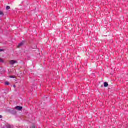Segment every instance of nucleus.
I'll return each mask as SVG.
<instances>
[{
	"instance_id": "obj_9",
	"label": "nucleus",
	"mask_w": 128,
	"mask_h": 128,
	"mask_svg": "<svg viewBox=\"0 0 128 128\" xmlns=\"http://www.w3.org/2000/svg\"><path fill=\"white\" fill-rule=\"evenodd\" d=\"M0 62H4V60H2V59L0 58Z\"/></svg>"
},
{
	"instance_id": "obj_2",
	"label": "nucleus",
	"mask_w": 128,
	"mask_h": 128,
	"mask_svg": "<svg viewBox=\"0 0 128 128\" xmlns=\"http://www.w3.org/2000/svg\"><path fill=\"white\" fill-rule=\"evenodd\" d=\"M24 44V42H21L20 44H18V48H21V46H22Z\"/></svg>"
},
{
	"instance_id": "obj_13",
	"label": "nucleus",
	"mask_w": 128,
	"mask_h": 128,
	"mask_svg": "<svg viewBox=\"0 0 128 128\" xmlns=\"http://www.w3.org/2000/svg\"><path fill=\"white\" fill-rule=\"evenodd\" d=\"M0 52H4V50H0Z\"/></svg>"
},
{
	"instance_id": "obj_11",
	"label": "nucleus",
	"mask_w": 128,
	"mask_h": 128,
	"mask_svg": "<svg viewBox=\"0 0 128 128\" xmlns=\"http://www.w3.org/2000/svg\"><path fill=\"white\" fill-rule=\"evenodd\" d=\"M31 128H36V126H31Z\"/></svg>"
},
{
	"instance_id": "obj_8",
	"label": "nucleus",
	"mask_w": 128,
	"mask_h": 128,
	"mask_svg": "<svg viewBox=\"0 0 128 128\" xmlns=\"http://www.w3.org/2000/svg\"><path fill=\"white\" fill-rule=\"evenodd\" d=\"M5 84H6V86H9V85H10V83H9L8 82H6L5 83Z\"/></svg>"
},
{
	"instance_id": "obj_1",
	"label": "nucleus",
	"mask_w": 128,
	"mask_h": 128,
	"mask_svg": "<svg viewBox=\"0 0 128 128\" xmlns=\"http://www.w3.org/2000/svg\"><path fill=\"white\" fill-rule=\"evenodd\" d=\"M10 64H11V66H14V64H18V62L16 60H10Z\"/></svg>"
},
{
	"instance_id": "obj_10",
	"label": "nucleus",
	"mask_w": 128,
	"mask_h": 128,
	"mask_svg": "<svg viewBox=\"0 0 128 128\" xmlns=\"http://www.w3.org/2000/svg\"><path fill=\"white\" fill-rule=\"evenodd\" d=\"M10 78H14V76H10Z\"/></svg>"
},
{
	"instance_id": "obj_7",
	"label": "nucleus",
	"mask_w": 128,
	"mask_h": 128,
	"mask_svg": "<svg viewBox=\"0 0 128 128\" xmlns=\"http://www.w3.org/2000/svg\"><path fill=\"white\" fill-rule=\"evenodd\" d=\"M12 128V127L10 126V125H8L6 128Z\"/></svg>"
},
{
	"instance_id": "obj_6",
	"label": "nucleus",
	"mask_w": 128,
	"mask_h": 128,
	"mask_svg": "<svg viewBox=\"0 0 128 128\" xmlns=\"http://www.w3.org/2000/svg\"><path fill=\"white\" fill-rule=\"evenodd\" d=\"M6 10H10V6H7L6 7Z\"/></svg>"
},
{
	"instance_id": "obj_3",
	"label": "nucleus",
	"mask_w": 128,
	"mask_h": 128,
	"mask_svg": "<svg viewBox=\"0 0 128 128\" xmlns=\"http://www.w3.org/2000/svg\"><path fill=\"white\" fill-rule=\"evenodd\" d=\"M16 109L17 110H22V107L17 106L16 107Z\"/></svg>"
},
{
	"instance_id": "obj_12",
	"label": "nucleus",
	"mask_w": 128,
	"mask_h": 128,
	"mask_svg": "<svg viewBox=\"0 0 128 128\" xmlns=\"http://www.w3.org/2000/svg\"><path fill=\"white\" fill-rule=\"evenodd\" d=\"M0 118H2V116L0 115Z\"/></svg>"
},
{
	"instance_id": "obj_5",
	"label": "nucleus",
	"mask_w": 128,
	"mask_h": 128,
	"mask_svg": "<svg viewBox=\"0 0 128 128\" xmlns=\"http://www.w3.org/2000/svg\"><path fill=\"white\" fill-rule=\"evenodd\" d=\"M0 16H4V12L0 10Z\"/></svg>"
},
{
	"instance_id": "obj_4",
	"label": "nucleus",
	"mask_w": 128,
	"mask_h": 128,
	"mask_svg": "<svg viewBox=\"0 0 128 128\" xmlns=\"http://www.w3.org/2000/svg\"><path fill=\"white\" fill-rule=\"evenodd\" d=\"M104 86L105 88H108V82H104Z\"/></svg>"
},
{
	"instance_id": "obj_14",
	"label": "nucleus",
	"mask_w": 128,
	"mask_h": 128,
	"mask_svg": "<svg viewBox=\"0 0 128 128\" xmlns=\"http://www.w3.org/2000/svg\"><path fill=\"white\" fill-rule=\"evenodd\" d=\"M14 87L16 88V86H14Z\"/></svg>"
}]
</instances>
